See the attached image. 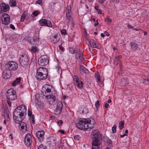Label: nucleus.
I'll return each mask as SVG.
<instances>
[{
  "mask_svg": "<svg viewBox=\"0 0 149 149\" xmlns=\"http://www.w3.org/2000/svg\"><path fill=\"white\" fill-rule=\"evenodd\" d=\"M91 118H79L76 123L77 127L81 130H90L94 127L95 121Z\"/></svg>",
  "mask_w": 149,
  "mask_h": 149,
  "instance_id": "obj_1",
  "label": "nucleus"
},
{
  "mask_svg": "<svg viewBox=\"0 0 149 149\" xmlns=\"http://www.w3.org/2000/svg\"><path fill=\"white\" fill-rule=\"evenodd\" d=\"M26 111V107L24 105H21L16 108L13 112V118L16 123L19 124L22 121Z\"/></svg>",
  "mask_w": 149,
  "mask_h": 149,
  "instance_id": "obj_2",
  "label": "nucleus"
},
{
  "mask_svg": "<svg viewBox=\"0 0 149 149\" xmlns=\"http://www.w3.org/2000/svg\"><path fill=\"white\" fill-rule=\"evenodd\" d=\"M47 70L45 68L40 67L37 69L36 77L38 80H41L46 79L47 77Z\"/></svg>",
  "mask_w": 149,
  "mask_h": 149,
  "instance_id": "obj_3",
  "label": "nucleus"
},
{
  "mask_svg": "<svg viewBox=\"0 0 149 149\" xmlns=\"http://www.w3.org/2000/svg\"><path fill=\"white\" fill-rule=\"evenodd\" d=\"M6 95L8 105L9 107H11L12 102L15 100L17 98L15 91H14L13 88H11L7 91Z\"/></svg>",
  "mask_w": 149,
  "mask_h": 149,
  "instance_id": "obj_4",
  "label": "nucleus"
},
{
  "mask_svg": "<svg viewBox=\"0 0 149 149\" xmlns=\"http://www.w3.org/2000/svg\"><path fill=\"white\" fill-rule=\"evenodd\" d=\"M19 61L20 65L23 67H26L29 63V57L25 54L19 55Z\"/></svg>",
  "mask_w": 149,
  "mask_h": 149,
  "instance_id": "obj_5",
  "label": "nucleus"
},
{
  "mask_svg": "<svg viewBox=\"0 0 149 149\" xmlns=\"http://www.w3.org/2000/svg\"><path fill=\"white\" fill-rule=\"evenodd\" d=\"M92 135H93V141L92 143V145H93V148H95L96 146L95 145V143L96 142H98L100 141L99 139H100V132L97 130H94L91 133ZM96 146L97 147V146Z\"/></svg>",
  "mask_w": 149,
  "mask_h": 149,
  "instance_id": "obj_6",
  "label": "nucleus"
},
{
  "mask_svg": "<svg viewBox=\"0 0 149 149\" xmlns=\"http://www.w3.org/2000/svg\"><path fill=\"white\" fill-rule=\"evenodd\" d=\"M6 68L10 71H15L18 68V64L16 62L11 61L7 63L5 65Z\"/></svg>",
  "mask_w": 149,
  "mask_h": 149,
  "instance_id": "obj_7",
  "label": "nucleus"
},
{
  "mask_svg": "<svg viewBox=\"0 0 149 149\" xmlns=\"http://www.w3.org/2000/svg\"><path fill=\"white\" fill-rule=\"evenodd\" d=\"M50 88L52 89L49 92L47 98L52 99V102H55L56 100V97L57 95V91L55 90L54 87L52 86L51 85Z\"/></svg>",
  "mask_w": 149,
  "mask_h": 149,
  "instance_id": "obj_8",
  "label": "nucleus"
},
{
  "mask_svg": "<svg viewBox=\"0 0 149 149\" xmlns=\"http://www.w3.org/2000/svg\"><path fill=\"white\" fill-rule=\"evenodd\" d=\"M49 60L47 57L45 56H41L38 60V63L40 66H45L49 63Z\"/></svg>",
  "mask_w": 149,
  "mask_h": 149,
  "instance_id": "obj_9",
  "label": "nucleus"
},
{
  "mask_svg": "<svg viewBox=\"0 0 149 149\" xmlns=\"http://www.w3.org/2000/svg\"><path fill=\"white\" fill-rule=\"evenodd\" d=\"M51 85L48 84H46L43 86L41 92L44 96L47 98L49 92L51 91L52 89L50 88Z\"/></svg>",
  "mask_w": 149,
  "mask_h": 149,
  "instance_id": "obj_10",
  "label": "nucleus"
},
{
  "mask_svg": "<svg viewBox=\"0 0 149 149\" xmlns=\"http://www.w3.org/2000/svg\"><path fill=\"white\" fill-rule=\"evenodd\" d=\"M31 138V136L30 133H28L26 134L24 139V142L27 146H29L32 143Z\"/></svg>",
  "mask_w": 149,
  "mask_h": 149,
  "instance_id": "obj_11",
  "label": "nucleus"
},
{
  "mask_svg": "<svg viewBox=\"0 0 149 149\" xmlns=\"http://www.w3.org/2000/svg\"><path fill=\"white\" fill-rule=\"evenodd\" d=\"M12 75L11 71L6 68L3 72L2 76L4 79H7L10 78Z\"/></svg>",
  "mask_w": 149,
  "mask_h": 149,
  "instance_id": "obj_12",
  "label": "nucleus"
},
{
  "mask_svg": "<svg viewBox=\"0 0 149 149\" xmlns=\"http://www.w3.org/2000/svg\"><path fill=\"white\" fill-rule=\"evenodd\" d=\"M77 48L79 49V50L75 51V53H77L76 57H77V59L79 58V62H81L84 59V56L83 55L82 53L80 52V46H78L77 47Z\"/></svg>",
  "mask_w": 149,
  "mask_h": 149,
  "instance_id": "obj_13",
  "label": "nucleus"
},
{
  "mask_svg": "<svg viewBox=\"0 0 149 149\" xmlns=\"http://www.w3.org/2000/svg\"><path fill=\"white\" fill-rule=\"evenodd\" d=\"M39 23L41 26H45L51 27L52 24L51 22L46 19H41L39 20Z\"/></svg>",
  "mask_w": 149,
  "mask_h": 149,
  "instance_id": "obj_14",
  "label": "nucleus"
},
{
  "mask_svg": "<svg viewBox=\"0 0 149 149\" xmlns=\"http://www.w3.org/2000/svg\"><path fill=\"white\" fill-rule=\"evenodd\" d=\"M45 132L44 131H38L36 133V136L39 142H41L44 139Z\"/></svg>",
  "mask_w": 149,
  "mask_h": 149,
  "instance_id": "obj_15",
  "label": "nucleus"
},
{
  "mask_svg": "<svg viewBox=\"0 0 149 149\" xmlns=\"http://www.w3.org/2000/svg\"><path fill=\"white\" fill-rule=\"evenodd\" d=\"M3 16V19H2V24L6 25L8 24L10 22V16L6 13L4 14Z\"/></svg>",
  "mask_w": 149,
  "mask_h": 149,
  "instance_id": "obj_16",
  "label": "nucleus"
},
{
  "mask_svg": "<svg viewBox=\"0 0 149 149\" xmlns=\"http://www.w3.org/2000/svg\"><path fill=\"white\" fill-rule=\"evenodd\" d=\"M9 6L4 3H2L0 5V9L4 12H6L9 9Z\"/></svg>",
  "mask_w": 149,
  "mask_h": 149,
  "instance_id": "obj_17",
  "label": "nucleus"
},
{
  "mask_svg": "<svg viewBox=\"0 0 149 149\" xmlns=\"http://www.w3.org/2000/svg\"><path fill=\"white\" fill-rule=\"evenodd\" d=\"M63 108V104L62 102H58L57 105L56 113L57 114L60 113Z\"/></svg>",
  "mask_w": 149,
  "mask_h": 149,
  "instance_id": "obj_18",
  "label": "nucleus"
},
{
  "mask_svg": "<svg viewBox=\"0 0 149 149\" xmlns=\"http://www.w3.org/2000/svg\"><path fill=\"white\" fill-rule=\"evenodd\" d=\"M28 115L30 118H31V123L33 124H35V117L33 114H32V111H31L29 108L28 109Z\"/></svg>",
  "mask_w": 149,
  "mask_h": 149,
  "instance_id": "obj_19",
  "label": "nucleus"
},
{
  "mask_svg": "<svg viewBox=\"0 0 149 149\" xmlns=\"http://www.w3.org/2000/svg\"><path fill=\"white\" fill-rule=\"evenodd\" d=\"M89 44L91 47L92 48H96L99 49V48L96 44V42L94 40L91 39L89 41Z\"/></svg>",
  "mask_w": 149,
  "mask_h": 149,
  "instance_id": "obj_20",
  "label": "nucleus"
},
{
  "mask_svg": "<svg viewBox=\"0 0 149 149\" xmlns=\"http://www.w3.org/2000/svg\"><path fill=\"white\" fill-rule=\"evenodd\" d=\"M80 72L82 74H86L88 73V71L83 66L81 65L79 68Z\"/></svg>",
  "mask_w": 149,
  "mask_h": 149,
  "instance_id": "obj_21",
  "label": "nucleus"
},
{
  "mask_svg": "<svg viewBox=\"0 0 149 149\" xmlns=\"http://www.w3.org/2000/svg\"><path fill=\"white\" fill-rule=\"evenodd\" d=\"M8 113L9 111L6 109H4L3 111L1 112V116H4V115H5V113H6L7 118L6 119L7 121L9 120V116Z\"/></svg>",
  "mask_w": 149,
  "mask_h": 149,
  "instance_id": "obj_22",
  "label": "nucleus"
},
{
  "mask_svg": "<svg viewBox=\"0 0 149 149\" xmlns=\"http://www.w3.org/2000/svg\"><path fill=\"white\" fill-rule=\"evenodd\" d=\"M130 45L132 49L134 50L137 49L139 46L138 44L134 42H131Z\"/></svg>",
  "mask_w": 149,
  "mask_h": 149,
  "instance_id": "obj_23",
  "label": "nucleus"
},
{
  "mask_svg": "<svg viewBox=\"0 0 149 149\" xmlns=\"http://www.w3.org/2000/svg\"><path fill=\"white\" fill-rule=\"evenodd\" d=\"M21 79V78L20 77L17 78L15 80L12 82V85L13 86H15L18 85L20 82Z\"/></svg>",
  "mask_w": 149,
  "mask_h": 149,
  "instance_id": "obj_24",
  "label": "nucleus"
},
{
  "mask_svg": "<svg viewBox=\"0 0 149 149\" xmlns=\"http://www.w3.org/2000/svg\"><path fill=\"white\" fill-rule=\"evenodd\" d=\"M122 58V56L121 55H119L117 56L116 57L114 61V64L116 65H118L119 63V60L121 59Z\"/></svg>",
  "mask_w": 149,
  "mask_h": 149,
  "instance_id": "obj_25",
  "label": "nucleus"
},
{
  "mask_svg": "<svg viewBox=\"0 0 149 149\" xmlns=\"http://www.w3.org/2000/svg\"><path fill=\"white\" fill-rule=\"evenodd\" d=\"M74 84L78 88L81 89L83 87V82L79 80V81L78 82V83H75Z\"/></svg>",
  "mask_w": 149,
  "mask_h": 149,
  "instance_id": "obj_26",
  "label": "nucleus"
},
{
  "mask_svg": "<svg viewBox=\"0 0 149 149\" xmlns=\"http://www.w3.org/2000/svg\"><path fill=\"white\" fill-rule=\"evenodd\" d=\"M9 4L11 7H15L16 6V1L15 0H10Z\"/></svg>",
  "mask_w": 149,
  "mask_h": 149,
  "instance_id": "obj_27",
  "label": "nucleus"
},
{
  "mask_svg": "<svg viewBox=\"0 0 149 149\" xmlns=\"http://www.w3.org/2000/svg\"><path fill=\"white\" fill-rule=\"evenodd\" d=\"M119 127L120 130H122L123 128L124 125V121L121 120L119 123Z\"/></svg>",
  "mask_w": 149,
  "mask_h": 149,
  "instance_id": "obj_28",
  "label": "nucleus"
},
{
  "mask_svg": "<svg viewBox=\"0 0 149 149\" xmlns=\"http://www.w3.org/2000/svg\"><path fill=\"white\" fill-rule=\"evenodd\" d=\"M95 144V145L97 147H96V146H95V147H96L95 148H93V147H94V146L92 145V149H100V146L101 145V143L100 142V141H99V142H96Z\"/></svg>",
  "mask_w": 149,
  "mask_h": 149,
  "instance_id": "obj_29",
  "label": "nucleus"
},
{
  "mask_svg": "<svg viewBox=\"0 0 149 149\" xmlns=\"http://www.w3.org/2000/svg\"><path fill=\"white\" fill-rule=\"evenodd\" d=\"M73 78L74 84L75 83H78V82L79 81L78 76L76 75L73 76Z\"/></svg>",
  "mask_w": 149,
  "mask_h": 149,
  "instance_id": "obj_30",
  "label": "nucleus"
},
{
  "mask_svg": "<svg viewBox=\"0 0 149 149\" xmlns=\"http://www.w3.org/2000/svg\"><path fill=\"white\" fill-rule=\"evenodd\" d=\"M77 49L76 50V49L74 50V48L70 47H69V50L70 53L72 54H73L74 53H75L76 51H78L79 49L77 47Z\"/></svg>",
  "mask_w": 149,
  "mask_h": 149,
  "instance_id": "obj_31",
  "label": "nucleus"
},
{
  "mask_svg": "<svg viewBox=\"0 0 149 149\" xmlns=\"http://www.w3.org/2000/svg\"><path fill=\"white\" fill-rule=\"evenodd\" d=\"M38 51V49L37 47L35 46H33L32 48L31 49V51L33 53H35Z\"/></svg>",
  "mask_w": 149,
  "mask_h": 149,
  "instance_id": "obj_32",
  "label": "nucleus"
},
{
  "mask_svg": "<svg viewBox=\"0 0 149 149\" xmlns=\"http://www.w3.org/2000/svg\"><path fill=\"white\" fill-rule=\"evenodd\" d=\"M71 13H66V15L65 16L66 18L67 19H68V20H70L72 17L71 16V15H70V14Z\"/></svg>",
  "mask_w": 149,
  "mask_h": 149,
  "instance_id": "obj_33",
  "label": "nucleus"
},
{
  "mask_svg": "<svg viewBox=\"0 0 149 149\" xmlns=\"http://www.w3.org/2000/svg\"><path fill=\"white\" fill-rule=\"evenodd\" d=\"M48 10L52 12H53L54 10V6L50 4L48 6Z\"/></svg>",
  "mask_w": 149,
  "mask_h": 149,
  "instance_id": "obj_34",
  "label": "nucleus"
},
{
  "mask_svg": "<svg viewBox=\"0 0 149 149\" xmlns=\"http://www.w3.org/2000/svg\"><path fill=\"white\" fill-rule=\"evenodd\" d=\"M116 125H113L112 128V130L113 133H114L116 132Z\"/></svg>",
  "mask_w": 149,
  "mask_h": 149,
  "instance_id": "obj_35",
  "label": "nucleus"
},
{
  "mask_svg": "<svg viewBox=\"0 0 149 149\" xmlns=\"http://www.w3.org/2000/svg\"><path fill=\"white\" fill-rule=\"evenodd\" d=\"M60 31L62 35L65 36L67 34L66 31L65 29H61Z\"/></svg>",
  "mask_w": 149,
  "mask_h": 149,
  "instance_id": "obj_36",
  "label": "nucleus"
},
{
  "mask_svg": "<svg viewBox=\"0 0 149 149\" xmlns=\"http://www.w3.org/2000/svg\"><path fill=\"white\" fill-rule=\"evenodd\" d=\"M71 7L70 6H67V10L66 13H71Z\"/></svg>",
  "mask_w": 149,
  "mask_h": 149,
  "instance_id": "obj_37",
  "label": "nucleus"
},
{
  "mask_svg": "<svg viewBox=\"0 0 149 149\" xmlns=\"http://www.w3.org/2000/svg\"><path fill=\"white\" fill-rule=\"evenodd\" d=\"M38 149H47L46 147L44 146L42 144L40 145L38 147Z\"/></svg>",
  "mask_w": 149,
  "mask_h": 149,
  "instance_id": "obj_38",
  "label": "nucleus"
},
{
  "mask_svg": "<svg viewBox=\"0 0 149 149\" xmlns=\"http://www.w3.org/2000/svg\"><path fill=\"white\" fill-rule=\"evenodd\" d=\"M57 123L58 126H61L63 124V121L62 120H60L57 121Z\"/></svg>",
  "mask_w": 149,
  "mask_h": 149,
  "instance_id": "obj_39",
  "label": "nucleus"
},
{
  "mask_svg": "<svg viewBox=\"0 0 149 149\" xmlns=\"http://www.w3.org/2000/svg\"><path fill=\"white\" fill-rule=\"evenodd\" d=\"M95 77L98 81H100V75L97 73L95 74Z\"/></svg>",
  "mask_w": 149,
  "mask_h": 149,
  "instance_id": "obj_40",
  "label": "nucleus"
},
{
  "mask_svg": "<svg viewBox=\"0 0 149 149\" xmlns=\"http://www.w3.org/2000/svg\"><path fill=\"white\" fill-rule=\"evenodd\" d=\"M40 13V12L38 10H36L34 11L33 13V14L36 16L37 15Z\"/></svg>",
  "mask_w": 149,
  "mask_h": 149,
  "instance_id": "obj_41",
  "label": "nucleus"
},
{
  "mask_svg": "<svg viewBox=\"0 0 149 149\" xmlns=\"http://www.w3.org/2000/svg\"><path fill=\"white\" fill-rule=\"evenodd\" d=\"M56 69L57 71L58 72V73H59L60 69L61 68L60 66L59 65L57 64V65H56Z\"/></svg>",
  "mask_w": 149,
  "mask_h": 149,
  "instance_id": "obj_42",
  "label": "nucleus"
},
{
  "mask_svg": "<svg viewBox=\"0 0 149 149\" xmlns=\"http://www.w3.org/2000/svg\"><path fill=\"white\" fill-rule=\"evenodd\" d=\"M20 125H23L24 126H25V128L26 129V130L27 129V126H26V123L23 122L21 121V122L20 123Z\"/></svg>",
  "mask_w": 149,
  "mask_h": 149,
  "instance_id": "obj_43",
  "label": "nucleus"
},
{
  "mask_svg": "<svg viewBox=\"0 0 149 149\" xmlns=\"http://www.w3.org/2000/svg\"><path fill=\"white\" fill-rule=\"evenodd\" d=\"M95 105L96 108L97 109V110L98 108L100 105V104H99V101L97 100L96 101L95 103Z\"/></svg>",
  "mask_w": 149,
  "mask_h": 149,
  "instance_id": "obj_44",
  "label": "nucleus"
},
{
  "mask_svg": "<svg viewBox=\"0 0 149 149\" xmlns=\"http://www.w3.org/2000/svg\"><path fill=\"white\" fill-rule=\"evenodd\" d=\"M26 16L24 14H23L21 16L20 19V22H23Z\"/></svg>",
  "mask_w": 149,
  "mask_h": 149,
  "instance_id": "obj_45",
  "label": "nucleus"
},
{
  "mask_svg": "<svg viewBox=\"0 0 149 149\" xmlns=\"http://www.w3.org/2000/svg\"><path fill=\"white\" fill-rule=\"evenodd\" d=\"M74 139L79 141V140L80 137L79 135H75L74 136Z\"/></svg>",
  "mask_w": 149,
  "mask_h": 149,
  "instance_id": "obj_46",
  "label": "nucleus"
},
{
  "mask_svg": "<svg viewBox=\"0 0 149 149\" xmlns=\"http://www.w3.org/2000/svg\"><path fill=\"white\" fill-rule=\"evenodd\" d=\"M18 127L19 129L21 130H23L25 128V126H24L23 125H19Z\"/></svg>",
  "mask_w": 149,
  "mask_h": 149,
  "instance_id": "obj_47",
  "label": "nucleus"
},
{
  "mask_svg": "<svg viewBox=\"0 0 149 149\" xmlns=\"http://www.w3.org/2000/svg\"><path fill=\"white\" fill-rule=\"evenodd\" d=\"M36 3L38 4L39 5H42V1L41 0H39L37 1L36 2Z\"/></svg>",
  "mask_w": 149,
  "mask_h": 149,
  "instance_id": "obj_48",
  "label": "nucleus"
},
{
  "mask_svg": "<svg viewBox=\"0 0 149 149\" xmlns=\"http://www.w3.org/2000/svg\"><path fill=\"white\" fill-rule=\"evenodd\" d=\"M59 48L60 49L63 51H64V49L63 47L62 46V44H61V45H60L58 46Z\"/></svg>",
  "mask_w": 149,
  "mask_h": 149,
  "instance_id": "obj_49",
  "label": "nucleus"
},
{
  "mask_svg": "<svg viewBox=\"0 0 149 149\" xmlns=\"http://www.w3.org/2000/svg\"><path fill=\"white\" fill-rule=\"evenodd\" d=\"M10 28L13 30H14L15 29V28L14 26L12 24H10Z\"/></svg>",
  "mask_w": 149,
  "mask_h": 149,
  "instance_id": "obj_50",
  "label": "nucleus"
},
{
  "mask_svg": "<svg viewBox=\"0 0 149 149\" xmlns=\"http://www.w3.org/2000/svg\"><path fill=\"white\" fill-rule=\"evenodd\" d=\"M105 20L106 21L109 23H111L112 22V20H111V19L109 18H107V19H105Z\"/></svg>",
  "mask_w": 149,
  "mask_h": 149,
  "instance_id": "obj_51",
  "label": "nucleus"
},
{
  "mask_svg": "<svg viewBox=\"0 0 149 149\" xmlns=\"http://www.w3.org/2000/svg\"><path fill=\"white\" fill-rule=\"evenodd\" d=\"M107 143L109 144H111L112 143V141L109 139L108 140H107Z\"/></svg>",
  "mask_w": 149,
  "mask_h": 149,
  "instance_id": "obj_52",
  "label": "nucleus"
},
{
  "mask_svg": "<svg viewBox=\"0 0 149 149\" xmlns=\"http://www.w3.org/2000/svg\"><path fill=\"white\" fill-rule=\"evenodd\" d=\"M99 2L102 4H103L105 1V0H99Z\"/></svg>",
  "mask_w": 149,
  "mask_h": 149,
  "instance_id": "obj_53",
  "label": "nucleus"
},
{
  "mask_svg": "<svg viewBox=\"0 0 149 149\" xmlns=\"http://www.w3.org/2000/svg\"><path fill=\"white\" fill-rule=\"evenodd\" d=\"M127 27L129 29H133V27L130 24H128V25Z\"/></svg>",
  "mask_w": 149,
  "mask_h": 149,
  "instance_id": "obj_54",
  "label": "nucleus"
},
{
  "mask_svg": "<svg viewBox=\"0 0 149 149\" xmlns=\"http://www.w3.org/2000/svg\"><path fill=\"white\" fill-rule=\"evenodd\" d=\"M58 132H61V133L63 134H64L65 133V131L64 130H59L58 131Z\"/></svg>",
  "mask_w": 149,
  "mask_h": 149,
  "instance_id": "obj_55",
  "label": "nucleus"
},
{
  "mask_svg": "<svg viewBox=\"0 0 149 149\" xmlns=\"http://www.w3.org/2000/svg\"><path fill=\"white\" fill-rule=\"evenodd\" d=\"M99 23L98 21V20H97L96 21V22H95V23L94 24V25L95 26H97L98 25Z\"/></svg>",
  "mask_w": 149,
  "mask_h": 149,
  "instance_id": "obj_56",
  "label": "nucleus"
},
{
  "mask_svg": "<svg viewBox=\"0 0 149 149\" xmlns=\"http://www.w3.org/2000/svg\"><path fill=\"white\" fill-rule=\"evenodd\" d=\"M109 106V104L107 103H106L104 105V107L106 108H108Z\"/></svg>",
  "mask_w": 149,
  "mask_h": 149,
  "instance_id": "obj_57",
  "label": "nucleus"
},
{
  "mask_svg": "<svg viewBox=\"0 0 149 149\" xmlns=\"http://www.w3.org/2000/svg\"><path fill=\"white\" fill-rule=\"evenodd\" d=\"M97 11V12L99 14H102V12L100 9H99Z\"/></svg>",
  "mask_w": 149,
  "mask_h": 149,
  "instance_id": "obj_58",
  "label": "nucleus"
},
{
  "mask_svg": "<svg viewBox=\"0 0 149 149\" xmlns=\"http://www.w3.org/2000/svg\"><path fill=\"white\" fill-rule=\"evenodd\" d=\"M125 136H127V135L125 134L123 135H120V138H123Z\"/></svg>",
  "mask_w": 149,
  "mask_h": 149,
  "instance_id": "obj_59",
  "label": "nucleus"
},
{
  "mask_svg": "<svg viewBox=\"0 0 149 149\" xmlns=\"http://www.w3.org/2000/svg\"><path fill=\"white\" fill-rule=\"evenodd\" d=\"M125 134L127 135V134L128 133V130H126L125 131Z\"/></svg>",
  "mask_w": 149,
  "mask_h": 149,
  "instance_id": "obj_60",
  "label": "nucleus"
},
{
  "mask_svg": "<svg viewBox=\"0 0 149 149\" xmlns=\"http://www.w3.org/2000/svg\"><path fill=\"white\" fill-rule=\"evenodd\" d=\"M98 8V6H95V7H94L95 9L97 10H98L99 9Z\"/></svg>",
  "mask_w": 149,
  "mask_h": 149,
  "instance_id": "obj_61",
  "label": "nucleus"
},
{
  "mask_svg": "<svg viewBox=\"0 0 149 149\" xmlns=\"http://www.w3.org/2000/svg\"><path fill=\"white\" fill-rule=\"evenodd\" d=\"M30 16L31 17H32V19L33 20H35L36 19V18L34 17H33L32 15H30Z\"/></svg>",
  "mask_w": 149,
  "mask_h": 149,
  "instance_id": "obj_62",
  "label": "nucleus"
},
{
  "mask_svg": "<svg viewBox=\"0 0 149 149\" xmlns=\"http://www.w3.org/2000/svg\"><path fill=\"white\" fill-rule=\"evenodd\" d=\"M101 36L102 37L104 38V34L103 33H101Z\"/></svg>",
  "mask_w": 149,
  "mask_h": 149,
  "instance_id": "obj_63",
  "label": "nucleus"
},
{
  "mask_svg": "<svg viewBox=\"0 0 149 149\" xmlns=\"http://www.w3.org/2000/svg\"><path fill=\"white\" fill-rule=\"evenodd\" d=\"M9 136H11V138H10L11 139V140L13 139V136L12 134H9Z\"/></svg>",
  "mask_w": 149,
  "mask_h": 149,
  "instance_id": "obj_64",
  "label": "nucleus"
}]
</instances>
